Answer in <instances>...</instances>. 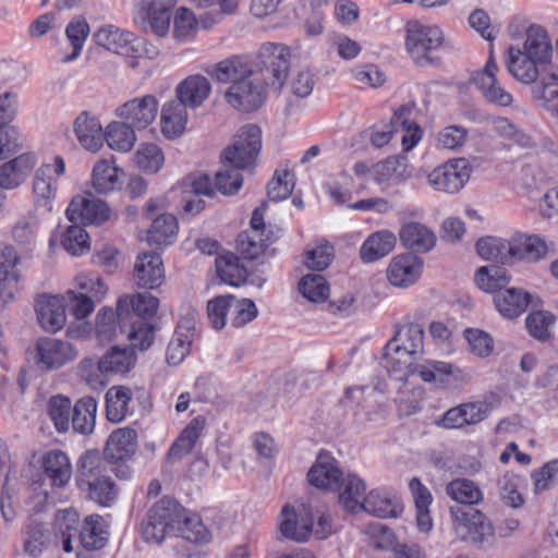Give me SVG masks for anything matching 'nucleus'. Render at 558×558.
Instances as JSON below:
<instances>
[{"label": "nucleus", "instance_id": "nucleus-1", "mask_svg": "<svg viewBox=\"0 0 558 558\" xmlns=\"http://www.w3.org/2000/svg\"><path fill=\"white\" fill-rule=\"evenodd\" d=\"M260 129L248 124L241 129L234 142L221 154L223 169L216 173V187L227 196L234 195L243 184L240 170L253 166L260 150Z\"/></svg>", "mask_w": 558, "mask_h": 558}, {"label": "nucleus", "instance_id": "nucleus-2", "mask_svg": "<svg viewBox=\"0 0 558 558\" xmlns=\"http://www.w3.org/2000/svg\"><path fill=\"white\" fill-rule=\"evenodd\" d=\"M415 355L388 341L385 347L384 366L398 380L408 378L416 373L422 380L436 386H446L464 379L463 372L457 366L441 361H426L424 364H413Z\"/></svg>", "mask_w": 558, "mask_h": 558}, {"label": "nucleus", "instance_id": "nucleus-3", "mask_svg": "<svg viewBox=\"0 0 558 558\" xmlns=\"http://www.w3.org/2000/svg\"><path fill=\"white\" fill-rule=\"evenodd\" d=\"M251 64L240 56H232L215 66L214 77L220 83L232 82L225 97L229 105H263L266 101V86L254 76Z\"/></svg>", "mask_w": 558, "mask_h": 558}, {"label": "nucleus", "instance_id": "nucleus-4", "mask_svg": "<svg viewBox=\"0 0 558 558\" xmlns=\"http://www.w3.org/2000/svg\"><path fill=\"white\" fill-rule=\"evenodd\" d=\"M76 481L78 488L100 506L109 507L118 497V487L98 451H87L81 457Z\"/></svg>", "mask_w": 558, "mask_h": 558}, {"label": "nucleus", "instance_id": "nucleus-5", "mask_svg": "<svg viewBox=\"0 0 558 558\" xmlns=\"http://www.w3.org/2000/svg\"><path fill=\"white\" fill-rule=\"evenodd\" d=\"M442 31L435 25H426L416 20L405 24V50L413 62L418 66H428L439 63L434 56L444 46Z\"/></svg>", "mask_w": 558, "mask_h": 558}, {"label": "nucleus", "instance_id": "nucleus-6", "mask_svg": "<svg viewBox=\"0 0 558 558\" xmlns=\"http://www.w3.org/2000/svg\"><path fill=\"white\" fill-rule=\"evenodd\" d=\"M182 520L183 507L173 499L162 498L148 510L142 520L141 536L148 544H160L168 533L175 531Z\"/></svg>", "mask_w": 558, "mask_h": 558}, {"label": "nucleus", "instance_id": "nucleus-7", "mask_svg": "<svg viewBox=\"0 0 558 558\" xmlns=\"http://www.w3.org/2000/svg\"><path fill=\"white\" fill-rule=\"evenodd\" d=\"M453 530L477 546L489 547L495 542V527L481 510L461 506L450 507Z\"/></svg>", "mask_w": 558, "mask_h": 558}, {"label": "nucleus", "instance_id": "nucleus-8", "mask_svg": "<svg viewBox=\"0 0 558 558\" xmlns=\"http://www.w3.org/2000/svg\"><path fill=\"white\" fill-rule=\"evenodd\" d=\"M260 74L266 89L269 87L279 93L289 75L291 66V51L280 44H266L260 48Z\"/></svg>", "mask_w": 558, "mask_h": 558}, {"label": "nucleus", "instance_id": "nucleus-9", "mask_svg": "<svg viewBox=\"0 0 558 558\" xmlns=\"http://www.w3.org/2000/svg\"><path fill=\"white\" fill-rule=\"evenodd\" d=\"M96 45L117 54L137 58L143 54L144 40L131 32L114 25H105L94 34Z\"/></svg>", "mask_w": 558, "mask_h": 558}, {"label": "nucleus", "instance_id": "nucleus-10", "mask_svg": "<svg viewBox=\"0 0 558 558\" xmlns=\"http://www.w3.org/2000/svg\"><path fill=\"white\" fill-rule=\"evenodd\" d=\"M65 173V161L57 155L52 162L41 163L36 169L32 182L35 202L40 206H49L58 194V179Z\"/></svg>", "mask_w": 558, "mask_h": 558}, {"label": "nucleus", "instance_id": "nucleus-11", "mask_svg": "<svg viewBox=\"0 0 558 558\" xmlns=\"http://www.w3.org/2000/svg\"><path fill=\"white\" fill-rule=\"evenodd\" d=\"M471 168L464 158L451 159L436 167L427 175L428 184L436 191L457 193L470 179Z\"/></svg>", "mask_w": 558, "mask_h": 558}, {"label": "nucleus", "instance_id": "nucleus-12", "mask_svg": "<svg viewBox=\"0 0 558 558\" xmlns=\"http://www.w3.org/2000/svg\"><path fill=\"white\" fill-rule=\"evenodd\" d=\"M391 126L395 132H402V145L405 150H410L418 143L422 137V130L418 124L409 118V108L400 107L393 114ZM393 131H373L371 143L376 148L386 146L392 138Z\"/></svg>", "mask_w": 558, "mask_h": 558}, {"label": "nucleus", "instance_id": "nucleus-13", "mask_svg": "<svg viewBox=\"0 0 558 558\" xmlns=\"http://www.w3.org/2000/svg\"><path fill=\"white\" fill-rule=\"evenodd\" d=\"M110 213L108 205L90 193L74 196L66 208L68 219L83 225H100L110 218Z\"/></svg>", "mask_w": 558, "mask_h": 558}, {"label": "nucleus", "instance_id": "nucleus-14", "mask_svg": "<svg viewBox=\"0 0 558 558\" xmlns=\"http://www.w3.org/2000/svg\"><path fill=\"white\" fill-rule=\"evenodd\" d=\"M314 511L310 505H301L298 510L284 506L279 522L280 533L298 543L306 542L312 535Z\"/></svg>", "mask_w": 558, "mask_h": 558}, {"label": "nucleus", "instance_id": "nucleus-15", "mask_svg": "<svg viewBox=\"0 0 558 558\" xmlns=\"http://www.w3.org/2000/svg\"><path fill=\"white\" fill-rule=\"evenodd\" d=\"M36 364L40 369L52 371L72 362L77 352L72 343L54 338H41L36 343Z\"/></svg>", "mask_w": 558, "mask_h": 558}, {"label": "nucleus", "instance_id": "nucleus-16", "mask_svg": "<svg viewBox=\"0 0 558 558\" xmlns=\"http://www.w3.org/2000/svg\"><path fill=\"white\" fill-rule=\"evenodd\" d=\"M498 65L493 53L482 71L474 72L471 76V84L483 95L485 100L495 105H511L512 95L502 88L497 81L496 73Z\"/></svg>", "mask_w": 558, "mask_h": 558}, {"label": "nucleus", "instance_id": "nucleus-17", "mask_svg": "<svg viewBox=\"0 0 558 558\" xmlns=\"http://www.w3.org/2000/svg\"><path fill=\"white\" fill-rule=\"evenodd\" d=\"M21 257L11 245L0 244V302L12 301L20 291L21 271L17 268Z\"/></svg>", "mask_w": 558, "mask_h": 558}, {"label": "nucleus", "instance_id": "nucleus-18", "mask_svg": "<svg viewBox=\"0 0 558 558\" xmlns=\"http://www.w3.org/2000/svg\"><path fill=\"white\" fill-rule=\"evenodd\" d=\"M490 410V404L485 401L461 403L449 409L438 422V425L444 428H462L466 425H475L484 421Z\"/></svg>", "mask_w": 558, "mask_h": 558}, {"label": "nucleus", "instance_id": "nucleus-19", "mask_svg": "<svg viewBox=\"0 0 558 558\" xmlns=\"http://www.w3.org/2000/svg\"><path fill=\"white\" fill-rule=\"evenodd\" d=\"M422 260L410 253L395 256L387 268L388 281L398 288H407L413 284L421 276Z\"/></svg>", "mask_w": 558, "mask_h": 558}, {"label": "nucleus", "instance_id": "nucleus-20", "mask_svg": "<svg viewBox=\"0 0 558 558\" xmlns=\"http://www.w3.org/2000/svg\"><path fill=\"white\" fill-rule=\"evenodd\" d=\"M37 165L34 151L23 153L0 166V186L12 190L20 186L28 178Z\"/></svg>", "mask_w": 558, "mask_h": 558}, {"label": "nucleus", "instance_id": "nucleus-21", "mask_svg": "<svg viewBox=\"0 0 558 558\" xmlns=\"http://www.w3.org/2000/svg\"><path fill=\"white\" fill-rule=\"evenodd\" d=\"M134 279L140 288L156 289L165 280L163 263L159 254L144 252L136 258L134 265Z\"/></svg>", "mask_w": 558, "mask_h": 558}, {"label": "nucleus", "instance_id": "nucleus-22", "mask_svg": "<svg viewBox=\"0 0 558 558\" xmlns=\"http://www.w3.org/2000/svg\"><path fill=\"white\" fill-rule=\"evenodd\" d=\"M159 307V300L150 293L124 294L118 300V310L128 320L151 319Z\"/></svg>", "mask_w": 558, "mask_h": 558}, {"label": "nucleus", "instance_id": "nucleus-23", "mask_svg": "<svg viewBox=\"0 0 558 558\" xmlns=\"http://www.w3.org/2000/svg\"><path fill=\"white\" fill-rule=\"evenodd\" d=\"M35 310L44 330L56 332L64 326L66 316L63 299L57 295H40L36 300Z\"/></svg>", "mask_w": 558, "mask_h": 558}, {"label": "nucleus", "instance_id": "nucleus-24", "mask_svg": "<svg viewBox=\"0 0 558 558\" xmlns=\"http://www.w3.org/2000/svg\"><path fill=\"white\" fill-rule=\"evenodd\" d=\"M128 318L120 315V311L102 307L95 317L94 335L100 343L114 341L120 333L125 332Z\"/></svg>", "mask_w": 558, "mask_h": 558}, {"label": "nucleus", "instance_id": "nucleus-25", "mask_svg": "<svg viewBox=\"0 0 558 558\" xmlns=\"http://www.w3.org/2000/svg\"><path fill=\"white\" fill-rule=\"evenodd\" d=\"M362 510L372 515L387 519L397 518L403 507L397 495L384 489H374L363 499Z\"/></svg>", "mask_w": 558, "mask_h": 558}, {"label": "nucleus", "instance_id": "nucleus-26", "mask_svg": "<svg viewBox=\"0 0 558 558\" xmlns=\"http://www.w3.org/2000/svg\"><path fill=\"white\" fill-rule=\"evenodd\" d=\"M74 132L80 144L88 151H98L104 144L102 126L98 119L83 111L74 121Z\"/></svg>", "mask_w": 558, "mask_h": 558}, {"label": "nucleus", "instance_id": "nucleus-27", "mask_svg": "<svg viewBox=\"0 0 558 558\" xmlns=\"http://www.w3.org/2000/svg\"><path fill=\"white\" fill-rule=\"evenodd\" d=\"M211 84L207 77L193 74L181 81L175 87L179 105H203L209 97Z\"/></svg>", "mask_w": 558, "mask_h": 558}, {"label": "nucleus", "instance_id": "nucleus-28", "mask_svg": "<svg viewBox=\"0 0 558 558\" xmlns=\"http://www.w3.org/2000/svg\"><path fill=\"white\" fill-rule=\"evenodd\" d=\"M400 241L407 248L415 253H427L436 244L435 233L421 222H407L399 231Z\"/></svg>", "mask_w": 558, "mask_h": 558}, {"label": "nucleus", "instance_id": "nucleus-29", "mask_svg": "<svg viewBox=\"0 0 558 558\" xmlns=\"http://www.w3.org/2000/svg\"><path fill=\"white\" fill-rule=\"evenodd\" d=\"M137 448V434L132 428H118L112 432L105 448L106 459L117 462L130 458Z\"/></svg>", "mask_w": 558, "mask_h": 558}, {"label": "nucleus", "instance_id": "nucleus-30", "mask_svg": "<svg viewBox=\"0 0 558 558\" xmlns=\"http://www.w3.org/2000/svg\"><path fill=\"white\" fill-rule=\"evenodd\" d=\"M543 65L535 58L520 48L510 47L508 50L507 66L509 73L524 84L534 83L538 76V66Z\"/></svg>", "mask_w": 558, "mask_h": 558}, {"label": "nucleus", "instance_id": "nucleus-31", "mask_svg": "<svg viewBox=\"0 0 558 558\" xmlns=\"http://www.w3.org/2000/svg\"><path fill=\"white\" fill-rule=\"evenodd\" d=\"M136 363V355L132 348L112 345L100 357V368L106 376L123 375L129 373Z\"/></svg>", "mask_w": 558, "mask_h": 558}, {"label": "nucleus", "instance_id": "nucleus-32", "mask_svg": "<svg viewBox=\"0 0 558 558\" xmlns=\"http://www.w3.org/2000/svg\"><path fill=\"white\" fill-rule=\"evenodd\" d=\"M512 264L517 260L538 262L547 254L546 243L536 235L515 234L511 238Z\"/></svg>", "mask_w": 558, "mask_h": 558}, {"label": "nucleus", "instance_id": "nucleus-33", "mask_svg": "<svg viewBox=\"0 0 558 558\" xmlns=\"http://www.w3.org/2000/svg\"><path fill=\"white\" fill-rule=\"evenodd\" d=\"M205 422L206 420L204 416H197L186 425L170 447L167 453L168 462H177L193 450L202 430L204 429Z\"/></svg>", "mask_w": 558, "mask_h": 558}, {"label": "nucleus", "instance_id": "nucleus-34", "mask_svg": "<svg viewBox=\"0 0 558 558\" xmlns=\"http://www.w3.org/2000/svg\"><path fill=\"white\" fill-rule=\"evenodd\" d=\"M397 242L396 235L389 230H380L371 234L360 248V256L365 263L376 262L388 255Z\"/></svg>", "mask_w": 558, "mask_h": 558}, {"label": "nucleus", "instance_id": "nucleus-35", "mask_svg": "<svg viewBox=\"0 0 558 558\" xmlns=\"http://www.w3.org/2000/svg\"><path fill=\"white\" fill-rule=\"evenodd\" d=\"M446 494L461 507L481 505L484 501V494L481 487L472 480L458 477L446 485Z\"/></svg>", "mask_w": 558, "mask_h": 558}, {"label": "nucleus", "instance_id": "nucleus-36", "mask_svg": "<svg viewBox=\"0 0 558 558\" xmlns=\"http://www.w3.org/2000/svg\"><path fill=\"white\" fill-rule=\"evenodd\" d=\"M339 504L348 512H357L362 510L365 496V485L361 478L354 475L341 477L339 486Z\"/></svg>", "mask_w": 558, "mask_h": 558}, {"label": "nucleus", "instance_id": "nucleus-37", "mask_svg": "<svg viewBox=\"0 0 558 558\" xmlns=\"http://www.w3.org/2000/svg\"><path fill=\"white\" fill-rule=\"evenodd\" d=\"M44 472L56 487H64L72 476V465L61 450L47 452L43 460Z\"/></svg>", "mask_w": 558, "mask_h": 558}, {"label": "nucleus", "instance_id": "nucleus-38", "mask_svg": "<svg viewBox=\"0 0 558 558\" xmlns=\"http://www.w3.org/2000/svg\"><path fill=\"white\" fill-rule=\"evenodd\" d=\"M494 303L502 316L514 318L526 310L530 296L523 289L510 288L498 292L494 296Z\"/></svg>", "mask_w": 558, "mask_h": 558}, {"label": "nucleus", "instance_id": "nucleus-39", "mask_svg": "<svg viewBox=\"0 0 558 558\" xmlns=\"http://www.w3.org/2000/svg\"><path fill=\"white\" fill-rule=\"evenodd\" d=\"M177 0H153L145 11L144 19L147 20L150 31L158 37H163L170 28L172 9Z\"/></svg>", "mask_w": 558, "mask_h": 558}, {"label": "nucleus", "instance_id": "nucleus-40", "mask_svg": "<svg viewBox=\"0 0 558 558\" xmlns=\"http://www.w3.org/2000/svg\"><path fill=\"white\" fill-rule=\"evenodd\" d=\"M122 175L114 160L100 159L93 168L92 183L98 193H108L121 185Z\"/></svg>", "mask_w": 558, "mask_h": 558}, {"label": "nucleus", "instance_id": "nucleus-41", "mask_svg": "<svg viewBox=\"0 0 558 558\" xmlns=\"http://www.w3.org/2000/svg\"><path fill=\"white\" fill-rule=\"evenodd\" d=\"M341 477L342 473L340 469L329 459H319L318 462L310 469L307 474L310 484L324 490H336Z\"/></svg>", "mask_w": 558, "mask_h": 558}, {"label": "nucleus", "instance_id": "nucleus-42", "mask_svg": "<svg viewBox=\"0 0 558 558\" xmlns=\"http://www.w3.org/2000/svg\"><path fill=\"white\" fill-rule=\"evenodd\" d=\"M522 50L542 64L549 62L553 48L546 29L539 25L530 26Z\"/></svg>", "mask_w": 558, "mask_h": 558}, {"label": "nucleus", "instance_id": "nucleus-43", "mask_svg": "<svg viewBox=\"0 0 558 558\" xmlns=\"http://www.w3.org/2000/svg\"><path fill=\"white\" fill-rule=\"evenodd\" d=\"M373 178L383 183L392 178L405 181L409 177V160L405 156H390L372 167Z\"/></svg>", "mask_w": 558, "mask_h": 558}, {"label": "nucleus", "instance_id": "nucleus-44", "mask_svg": "<svg viewBox=\"0 0 558 558\" xmlns=\"http://www.w3.org/2000/svg\"><path fill=\"white\" fill-rule=\"evenodd\" d=\"M216 271L222 282L233 287H239L247 277L246 268L232 253H226L216 258Z\"/></svg>", "mask_w": 558, "mask_h": 558}, {"label": "nucleus", "instance_id": "nucleus-45", "mask_svg": "<svg viewBox=\"0 0 558 558\" xmlns=\"http://www.w3.org/2000/svg\"><path fill=\"white\" fill-rule=\"evenodd\" d=\"M97 402L92 397L80 399L72 411L71 424L75 432L90 434L95 428Z\"/></svg>", "mask_w": 558, "mask_h": 558}, {"label": "nucleus", "instance_id": "nucleus-46", "mask_svg": "<svg viewBox=\"0 0 558 558\" xmlns=\"http://www.w3.org/2000/svg\"><path fill=\"white\" fill-rule=\"evenodd\" d=\"M510 247L511 239L504 240L496 236H487L476 243L477 253L482 258L501 264H512Z\"/></svg>", "mask_w": 558, "mask_h": 558}, {"label": "nucleus", "instance_id": "nucleus-47", "mask_svg": "<svg viewBox=\"0 0 558 558\" xmlns=\"http://www.w3.org/2000/svg\"><path fill=\"white\" fill-rule=\"evenodd\" d=\"M477 287L488 293L502 291L510 282V276L507 270L498 266H484L477 269L475 274Z\"/></svg>", "mask_w": 558, "mask_h": 558}, {"label": "nucleus", "instance_id": "nucleus-48", "mask_svg": "<svg viewBox=\"0 0 558 558\" xmlns=\"http://www.w3.org/2000/svg\"><path fill=\"white\" fill-rule=\"evenodd\" d=\"M175 531L186 541L206 545L213 539V534L197 515H186L183 508V520L177 525Z\"/></svg>", "mask_w": 558, "mask_h": 558}, {"label": "nucleus", "instance_id": "nucleus-49", "mask_svg": "<svg viewBox=\"0 0 558 558\" xmlns=\"http://www.w3.org/2000/svg\"><path fill=\"white\" fill-rule=\"evenodd\" d=\"M187 120L185 107H163L160 113L161 133L168 140L180 137Z\"/></svg>", "mask_w": 558, "mask_h": 558}, {"label": "nucleus", "instance_id": "nucleus-50", "mask_svg": "<svg viewBox=\"0 0 558 558\" xmlns=\"http://www.w3.org/2000/svg\"><path fill=\"white\" fill-rule=\"evenodd\" d=\"M80 542L88 550L100 549L106 545L107 532L99 515L87 517L80 531Z\"/></svg>", "mask_w": 558, "mask_h": 558}, {"label": "nucleus", "instance_id": "nucleus-51", "mask_svg": "<svg viewBox=\"0 0 558 558\" xmlns=\"http://www.w3.org/2000/svg\"><path fill=\"white\" fill-rule=\"evenodd\" d=\"M104 140L108 146L117 151L126 153L136 142L133 129L123 122H112L107 126Z\"/></svg>", "mask_w": 558, "mask_h": 558}, {"label": "nucleus", "instance_id": "nucleus-52", "mask_svg": "<svg viewBox=\"0 0 558 558\" xmlns=\"http://www.w3.org/2000/svg\"><path fill=\"white\" fill-rule=\"evenodd\" d=\"M268 240L263 231L245 230L239 234L236 247L244 258L255 259L265 252Z\"/></svg>", "mask_w": 558, "mask_h": 558}, {"label": "nucleus", "instance_id": "nucleus-53", "mask_svg": "<svg viewBox=\"0 0 558 558\" xmlns=\"http://www.w3.org/2000/svg\"><path fill=\"white\" fill-rule=\"evenodd\" d=\"M131 401V390L125 387H112L106 393L107 417L113 423L121 422L128 411Z\"/></svg>", "mask_w": 558, "mask_h": 558}, {"label": "nucleus", "instance_id": "nucleus-54", "mask_svg": "<svg viewBox=\"0 0 558 558\" xmlns=\"http://www.w3.org/2000/svg\"><path fill=\"white\" fill-rule=\"evenodd\" d=\"M49 542L47 526L37 520H31L25 527L24 550L31 556H37L48 547Z\"/></svg>", "mask_w": 558, "mask_h": 558}, {"label": "nucleus", "instance_id": "nucleus-55", "mask_svg": "<svg viewBox=\"0 0 558 558\" xmlns=\"http://www.w3.org/2000/svg\"><path fill=\"white\" fill-rule=\"evenodd\" d=\"M177 231V218L171 214H160L153 220L148 230V239L159 245L168 244L175 236Z\"/></svg>", "mask_w": 558, "mask_h": 558}, {"label": "nucleus", "instance_id": "nucleus-56", "mask_svg": "<svg viewBox=\"0 0 558 558\" xmlns=\"http://www.w3.org/2000/svg\"><path fill=\"white\" fill-rule=\"evenodd\" d=\"M136 166L147 172H158L165 163V156L161 148L155 143L142 144L135 154Z\"/></svg>", "mask_w": 558, "mask_h": 558}, {"label": "nucleus", "instance_id": "nucleus-57", "mask_svg": "<svg viewBox=\"0 0 558 558\" xmlns=\"http://www.w3.org/2000/svg\"><path fill=\"white\" fill-rule=\"evenodd\" d=\"M424 331L418 324H409L397 331L390 340L415 356L423 351Z\"/></svg>", "mask_w": 558, "mask_h": 558}, {"label": "nucleus", "instance_id": "nucleus-58", "mask_svg": "<svg viewBox=\"0 0 558 558\" xmlns=\"http://www.w3.org/2000/svg\"><path fill=\"white\" fill-rule=\"evenodd\" d=\"M71 400L66 397L54 396L50 399L48 405V414L59 433H64L71 425L72 416Z\"/></svg>", "mask_w": 558, "mask_h": 558}, {"label": "nucleus", "instance_id": "nucleus-59", "mask_svg": "<svg viewBox=\"0 0 558 558\" xmlns=\"http://www.w3.org/2000/svg\"><path fill=\"white\" fill-rule=\"evenodd\" d=\"M61 244L72 255L84 254L90 248L89 236L78 223H73L66 229L61 238Z\"/></svg>", "mask_w": 558, "mask_h": 558}, {"label": "nucleus", "instance_id": "nucleus-60", "mask_svg": "<svg viewBox=\"0 0 558 558\" xmlns=\"http://www.w3.org/2000/svg\"><path fill=\"white\" fill-rule=\"evenodd\" d=\"M299 290L311 302H324L329 295V286L320 275H306L300 283Z\"/></svg>", "mask_w": 558, "mask_h": 558}, {"label": "nucleus", "instance_id": "nucleus-61", "mask_svg": "<svg viewBox=\"0 0 558 558\" xmlns=\"http://www.w3.org/2000/svg\"><path fill=\"white\" fill-rule=\"evenodd\" d=\"M126 338L131 344L141 350L148 349L154 342V327L144 319L129 320Z\"/></svg>", "mask_w": 558, "mask_h": 558}, {"label": "nucleus", "instance_id": "nucleus-62", "mask_svg": "<svg viewBox=\"0 0 558 558\" xmlns=\"http://www.w3.org/2000/svg\"><path fill=\"white\" fill-rule=\"evenodd\" d=\"M235 298L233 295H219L207 303V316L216 330H221L227 324V314L231 310Z\"/></svg>", "mask_w": 558, "mask_h": 558}, {"label": "nucleus", "instance_id": "nucleus-63", "mask_svg": "<svg viewBox=\"0 0 558 558\" xmlns=\"http://www.w3.org/2000/svg\"><path fill=\"white\" fill-rule=\"evenodd\" d=\"M65 34L70 40L73 51L63 58V62H71L77 59L84 46V43L89 34V25L86 21H72L65 28Z\"/></svg>", "mask_w": 558, "mask_h": 558}, {"label": "nucleus", "instance_id": "nucleus-64", "mask_svg": "<svg viewBox=\"0 0 558 558\" xmlns=\"http://www.w3.org/2000/svg\"><path fill=\"white\" fill-rule=\"evenodd\" d=\"M555 323V316L549 312L538 311L531 313L525 320L530 335L537 340H547L550 337V328Z\"/></svg>", "mask_w": 558, "mask_h": 558}]
</instances>
